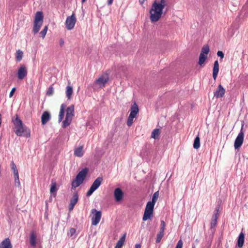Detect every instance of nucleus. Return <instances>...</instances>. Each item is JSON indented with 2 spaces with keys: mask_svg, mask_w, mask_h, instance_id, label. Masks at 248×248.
<instances>
[{
  "mask_svg": "<svg viewBox=\"0 0 248 248\" xmlns=\"http://www.w3.org/2000/svg\"><path fill=\"white\" fill-rule=\"evenodd\" d=\"M166 4V0H155L154 1L149 12L152 22H155L159 20Z\"/></svg>",
  "mask_w": 248,
  "mask_h": 248,
  "instance_id": "nucleus-1",
  "label": "nucleus"
},
{
  "mask_svg": "<svg viewBox=\"0 0 248 248\" xmlns=\"http://www.w3.org/2000/svg\"><path fill=\"white\" fill-rule=\"evenodd\" d=\"M12 122L14 124L15 128V132L17 136H25L27 137L30 136V130L23 124L17 114L16 115L15 119H12Z\"/></svg>",
  "mask_w": 248,
  "mask_h": 248,
  "instance_id": "nucleus-2",
  "label": "nucleus"
},
{
  "mask_svg": "<svg viewBox=\"0 0 248 248\" xmlns=\"http://www.w3.org/2000/svg\"><path fill=\"white\" fill-rule=\"evenodd\" d=\"M88 171V169L85 168L78 172L76 178L72 182V188H75L79 186L83 182Z\"/></svg>",
  "mask_w": 248,
  "mask_h": 248,
  "instance_id": "nucleus-3",
  "label": "nucleus"
},
{
  "mask_svg": "<svg viewBox=\"0 0 248 248\" xmlns=\"http://www.w3.org/2000/svg\"><path fill=\"white\" fill-rule=\"evenodd\" d=\"M243 125H242L241 129L235 140L234 144L235 149H239L243 143L244 133L243 131Z\"/></svg>",
  "mask_w": 248,
  "mask_h": 248,
  "instance_id": "nucleus-4",
  "label": "nucleus"
},
{
  "mask_svg": "<svg viewBox=\"0 0 248 248\" xmlns=\"http://www.w3.org/2000/svg\"><path fill=\"white\" fill-rule=\"evenodd\" d=\"M77 19L74 14H73L71 16L67 17L65 21V27L68 30H72L76 24Z\"/></svg>",
  "mask_w": 248,
  "mask_h": 248,
  "instance_id": "nucleus-5",
  "label": "nucleus"
},
{
  "mask_svg": "<svg viewBox=\"0 0 248 248\" xmlns=\"http://www.w3.org/2000/svg\"><path fill=\"white\" fill-rule=\"evenodd\" d=\"M91 213L93 216L92 218V224L93 225H96L100 221L101 217V212L97 211L95 209H93Z\"/></svg>",
  "mask_w": 248,
  "mask_h": 248,
  "instance_id": "nucleus-6",
  "label": "nucleus"
},
{
  "mask_svg": "<svg viewBox=\"0 0 248 248\" xmlns=\"http://www.w3.org/2000/svg\"><path fill=\"white\" fill-rule=\"evenodd\" d=\"M109 78L108 75H102L94 81V84L97 85L100 88H103L105 86Z\"/></svg>",
  "mask_w": 248,
  "mask_h": 248,
  "instance_id": "nucleus-7",
  "label": "nucleus"
},
{
  "mask_svg": "<svg viewBox=\"0 0 248 248\" xmlns=\"http://www.w3.org/2000/svg\"><path fill=\"white\" fill-rule=\"evenodd\" d=\"M27 69L26 67L23 65H20L17 72V77L19 80L24 79L27 76Z\"/></svg>",
  "mask_w": 248,
  "mask_h": 248,
  "instance_id": "nucleus-8",
  "label": "nucleus"
},
{
  "mask_svg": "<svg viewBox=\"0 0 248 248\" xmlns=\"http://www.w3.org/2000/svg\"><path fill=\"white\" fill-rule=\"evenodd\" d=\"M166 227V223L164 220L161 221L160 230L157 234L155 242L158 243H159L163 236L164 235V231Z\"/></svg>",
  "mask_w": 248,
  "mask_h": 248,
  "instance_id": "nucleus-9",
  "label": "nucleus"
},
{
  "mask_svg": "<svg viewBox=\"0 0 248 248\" xmlns=\"http://www.w3.org/2000/svg\"><path fill=\"white\" fill-rule=\"evenodd\" d=\"M225 93V90L223 87L219 84L216 90L214 93V97L217 98H222L224 96Z\"/></svg>",
  "mask_w": 248,
  "mask_h": 248,
  "instance_id": "nucleus-10",
  "label": "nucleus"
},
{
  "mask_svg": "<svg viewBox=\"0 0 248 248\" xmlns=\"http://www.w3.org/2000/svg\"><path fill=\"white\" fill-rule=\"evenodd\" d=\"M78 199V195L77 192H74L73 194V196L70 201V203L69 205V211H72L76 204L77 203Z\"/></svg>",
  "mask_w": 248,
  "mask_h": 248,
  "instance_id": "nucleus-11",
  "label": "nucleus"
},
{
  "mask_svg": "<svg viewBox=\"0 0 248 248\" xmlns=\"http://www.w3.org/2000/svg\"><path fill=\"white\" fill-rule=\"evenodd\" d=\"M124 194L122 190L118 187L116 188L114 191V197L116 202L122 201L124 198Z\"/></svg>",
  "mask_w": 248,
  "mask_h": 248,
  "instance_id": "nucleus-12",
  "label": "nucleus"
},
{
  "mask_svg": "<svg viewBox=\"0 0 248 248\" xmlns=\"http://www.w3.org/2000/svg\"><path fill=\"white\" fill-rule=\"evenodd\" d=\"M36 239L37 236L34 231H31L30 235V245L32 247H35L36 246Z\"/></svg>",
  "mask_w": 248,
  "mask_h": 248,
  "instance_id": "nucleus-13",
  "label": "nucleus"
},
{
  "mask_svg": "<svg viewBox=\"0 0 248 248\" xmlns=\"http://www.w3.org/2000/svg\"><path fill=\"white\" fill-rule=\"evenodd\" d=\"M50 119V114L48 111L43 112L41 116V123L43 125L46 124Z\"/></svg>",
  "mask_w": 248,
  "mask_h": 248,
  "instance_id": "nucleus-14",
  "label": "nucleus"
},
{
  "mask_svg": "<svg viewBox=\"0 0 248 248\" xmlns=\"http://www.w3.org/2000/svg\"><path fill=\"white\" fill-rule=\"evenodd\" d=\"M130 110V113L129 116L131 117L135 118L139 110L138 105L136 103H134L131 106Z\"/></svg>",
  "mask_w": 248,
  "mask_h": 248,
  "instance_id": "nucleus-15",
  "label": "nucleus"
},
{
  "mask_svg": "<svg viewBox=\"0 0 248 248\" xmlns=\"http://www.w3.org/2000/svg\"><path fill=\"white\" fill-rule=\"evenodd\" d=\"M68 85L66 87V96L68 100L72 98V94L73 93V89L72 86H71L70 81H68Z\"/></svg>",
  "mask_w": 248,
  "mask_h": 248,
  "instance_id": "nucleus-16",
  "label": "nucleus"
},
{
  "mask_svg": "<svg viewBox=\"0 0 248 248\" xmlns=\"http://www.w3.org/2000/svg\"><path fill=\"white\" fill-rule=\"evenodd\" d=\"M245 233L242 231L237 238V245L239 248H242L244 245Z\"/></svg>",
  "mask_w": 248,
  "mask_h": 248,
  "instance_id": "nucleus-17",
  "label": "nucleus"
},
{
  "mask_svg": "<svg viewBox=\"0 0 248 248\" xmlns=\"http://www.w3.org/2000/svg\"><path fill=\"white\" fill-rule=\"evenodd\" d=\"M10 240L7 238L2 241L0 244V248H12Z\"/></svg>",
  "mask_w": 248,
  "mask_h": 248,
  "instance_id": "nucleus-18",
  "label": "nucleus"
},
{
  "mask_svg": "<svg viewBox=\"0 0 248 248\" xmlns=\"http://www.w3.org/2000/svg\"><path fill=\"white\" fill-rule=\"evenodd\" d=\"M218 71H219V64H218V61L217 60L214 62L213 70V77L215 80L217 78Z\"/></svg>",
  "mask_w": 248,
  "mask_h": 248,
  "instance_id": "nucleus-19",
  "label": "nucleus"
},
{
  "mask_svg": "<svg viewBox=\"0 0 248 248\" xmlns=\"http://www.w3.org/2000/svg\"><path fill=\"white\" fill-rule=\"evenodd\" d=\"M66 117L72 119L74 115V107L73 105L68 107L66 110Z\"/></svg>",
  "mask_w": 248,
  "mask_h": 248,
  "instance_id": "nucleus-20",
  "label": "nucleus"
},
{
  "mask_svg": "<svg viewBox=\"0 0 248 248\" xmlns=\"http://www.w3.org/2000/svg\"><path fill=\"white\" fill-rule=\"evenodd\" d=\"M102 181L103 178L102 177H97L93 182L91 187L96 190L101 185Z\"/></svg>",
  "mask_w": 248,
  "mask_h": 248,
  "instance_id": "nucleus-21",
  "label": "nucleus"
},
{
  "mask_svg": "<svg viewBox=\"0 0 248 248\" xmlns=\"http://www.w3.org/2000/svg\"><path fill=\"white\" fill-rule=\"evenodd\" d=\"M153 214V212L145 209L142 220L146 221L148 219H150L152 217Z\"/></svg>",
  "mask_w": 248,
  "mask_h": 248,
  "instance_id": "nucleus-22",
  "label": "nucleus"
},
{
  "mask_svg": "<svg viewBox=\"0 0 248 248\" xmlns=\"http://www.w3.org/2000/svg\"><path fill=\"white\" fill-rule=\"evenodd\" d=\"M34 22H43V14L42 12H37L36 14Z\"/></svg>",
  "mask_w": 248,
  "mask_h": 248,
  "instance_id": "nucleus-23",
  "label": "nucleus"
},
{
  "mask_svg": "<svg viewBox=\"0 0 248 248\" xmlns=\"http://www.w3.org/2000/svg\"><path fill=\"white\" fill-rule=\"evenodd\" d=\"M74 155L78 157H81L83 155V147L79 146L74 151Z\"/></svg>",
  "mask_w": 248,
  "mask_h": 248,
  "instance_id": "nucleus-24",
  "label": "nucleus"
},
{
  "mask_svg": "<svg viewBox=\"0 0 248 248\" xmlns=\"http://www.w3.org/2000/svg\"><path fill=\"white\" fill-rule=\"evenodd\" d=\"M125 239V234H124L118 241L115 248H121L124 244Z\"/></svg>",
  "mask_w": 248,
  "mask_h": 248,
  "instance_id": "nucleus-25",
  "label": "nucleus"
},
{
  "mask_svg": "<svg viewBox=\"0 0 248 248\" xmlns=\"http://www.w3.org/2000/svg\"><path fill=\"white\" fill-rule=\"evenodd\" d=\"M57 191V188L56 187V183L55 182H52L51 184L50 192L51 194H52L54 197L56 195V191Z\"/></svg>",
  "mask_w": 248,
  "mask_h": 248,
  "instance_id": "nucleus-26",
  "label": "nucleus"
},
{
  "mask_svg": "<svg viewBox=\"0 0 248 248\" xmlns=\"http://www.w3.org/2000/svg\"><path fill=\"white\" fill-rule=\"evenodd\" d=\"M42 24L43 23L41 22H34V25L33 28V32L34 34H36L39 31L42 25Z\"/></svg>",
  "mask_w": 248,
  "mask_h": 248,
  "instance_id": "nucleus-27",
  "label": "nucleus"
},
{
  "mask_svg": "<svg viewBox=\"0 0 248 248\" xmlns=\"http://www.w3.org/2000/svg\"><path fill=\"white\" fill-rule=\"evenodd\" d=\"M64 107L65 105L62 104L61 106L60 111L59 115V122H61L63 118L64 115Z\"/></svg>",
  "mask_w": 248,
  "mask_h": 248,
  "instance_id": "nucleus-28",
  "label": "nucleus"
},
{
  "mask_svg": "<svg viewBox=\"0 0 248 248\" xmlns=\"http://www.w3.org/2000/svg\"><path fill=\"white\" fill-rule=\"evenodd\" d=\"M200 146V139L199 136H197L194 141L193 148L195 149H198Z\"/></svg>",
  "mask_w": 248,
  "mask_h": 248,
  "instance_id": "nucleus-29",
  "label": "nucleus"
},
{
  "mask_svg": "<svg viewBox=\"0 0 248 248\" xmlns=\"http://www.w3.org/2000/svg\"><path fill=\"white\" fill-rule=\"evenodd\" d=\"M207 58V55L203 54L202 53H200L199 60V64L200 65H202L204 63Z\"/></svg>",
  "mask_w": 248,
  "mask_h": 248,
  "instance_id": "nucleus-30",
  "label": "nucleus"
},
{
  "mask_svg": "<svg viewBox=\"0 0 248 248\" xmlns=\"http://www.w3.org/2000/svg\"><path fill=\"white\" fill-rule=\"evenodd\" d=\"M219 209L220 206L219 205H218L215 208V213L214 214L213 217H212V219H215V220H217L218 217V216L219 215Z\"/></svg>",
  "mask_w": 248,
  "mask_h": 248,
  "instance_id": "nucleus-31",
  "label": "nucleus"
},
{
  "mask_svg": "<svg viewBox=\"0 0 248 248\" xmlns=\"http://www.w3.org/2000/svg\"><path fill=\"white\" fill-rule=\"evenodd\" d=\"M72 119L65 117V120L62 122V127L65 128L69 126L71 123Z\"/></svg>",
  "mask_w": 248,
  "mask_h": 248,
  "instance_id": "nucleus-32",
  "label": "nucleus"
},
{
  "mask_svg": "<svg viewBox=\"0 0 248 248\" xmlns=\"http://www.w3.org/2000/svg\"><path fill=\"white\" fill-rule=\"evenodd\" d=\"M160 132L159 129H155L152 133L151 137L154 139H158L159 138Z\"/></svg>",
  "mask_w": 248,
  "mask_h": 248,
  "instance_id": "nucleus-33",
  "label": "nucleus"
},
{
  "mask_svg": "<svg viewBox=\"0 0 248 248\" xmlns=\"http://www.w3.org/2000/svg\"><path fill=\"white\" fill-rule=\"evenodd\" d=\"M23 53L22 51H21L20 50H18L16 51V59L17 62H20L22 60V57H23Z\"/></svg>",
  "mask_w": 248,
  "mask_h": 248,
  "instance_id": "nucleus-34",
  "label": "nucleus"
},
{
  "mask_svg": "<svg viewBox=\"0 0 248 248\" xmlns=\"http://www.w3.org/2000/svg\"><path fill=\"white\" fill-rule=\"evenodd\" d=\"M155 203L152 202H148L146 204L145 209L151 211L152 212H153L154 211V208L155 206Z\"/></svg>",
  "mask_w": 248,
  "mask_h": 248,
  "instance_id": "nucleus-35",
  "label": "nucleus"
},
{
  "mask_svg": "<svg viewBox=\"0 0 248 248\" xmlns=\"http://www.w3.org/2000/svg\"><path fill=\"white\" fill-rule=\"evenodd\" d=\"M210 51L209 47L208 45H204L202 48L201 53L207 55Z\"/></svg>",
  "mask_w": 248,
  "mask_h": 248,
  "instance_id": "nucleus-36",
  "label": "nucleus"
},
{
  "mask_svg": "<svg viewBox=\"0 0 248 248\" xmlns=\"http://www.w3.org/2000/svg\"><path fill=\"white\" fill-rule=\"evenodd\" d=\"M158 196H159V191H157L154 193V194H153V197H152V201H150V202H153L154 203H155V202H156L158 198Z\"/></svg>",
  "mask_w": 248,
  "mask_h": 248,
  "instance_id": "nucleus-37",
  "label": "nucleus"
},
{
  "mask_svg": "<svg viewBox=\"0 0 248 248\" xmlns=\"http://www.w3.org/2000/svg\"><path fill=\"white\" fill-rule=\"evenodd\" d=\"M15 179V185L16 186L20 187L21 185L19 179V175L14 176Z\"/></svg>",
  "mask_w": 248,
  "mask_h": 248,
  "instance_id": "nucleus-38",
  "label": "nucleus"
},
{
  "mask_svg": "<svg viewBox=\"0 0 248 248\" xmlns=\"http://www.w3.org/2000/svg\"><path fill=\"white\" fill-rule=\"evenodd\" d=\"M47 31V26H46L44 29L40 32V35H41V37L44 38L46 33Z\"/></svg>",
  "mask_w": 248,
  "mask_h": 248,
  "instance_id": "nucleus-39",
  "label": "nucleus"
},
{
  "mask_svg": "<svg viewBox=\"0 0 248 248\" xmlns=\"http://www.w3.org/2000/svg\"><path fill=\"white\" fill-rule=\"evenodd\" d=\"M53 92H54L53 87L52 86H50L48 88V89L47 91L46 94L48 95H51L53 94Z\"/></svg>",
  "mask_w": 248,
  "mask_h": 248,
  "instance_id": "nucleus-40",
  "label": "nucleus"
},
{
  "mask_svg": "<svg viewBox=\"0 0 248 248\" xmlns=\"http://www.w3.org/2000/svg\"><path fill=\"white\" fill-rule=\"evenodd\" d=\"M217 224V220H215V219H211V222H210V228L213 229L214 228Z\"/></svg>",
  "mask_w": 248,
  "mask_h": 248,
  "instance_id": "nucleus-41",
  "label": "nucleus"
},
{
  "mask_svg": "<svg viewBox=\"0 0 248 248\" xmlns=\"http://www.w3.org/2000/svg\"><path fill=\"white\" fill-rule=\"evenodd\" d=\"M134 118L129 116H128L127 121V124L128 126H130L132 124Z\"/></svg>",
  "mask_w": 248,
  "mask_h": 248,
  "instance_id": "nucleus-42",
  "label": "nucleus"
},
{
  "mask_svg": "<svg viewBox=\"0 0 248 248\" xmlns=\"http://www.w3.org/2000/svg\"><path fill=\"white\" fill-rule=\"evenodd\" d=\"M76 233V229L74 228H70L69 230L68 235L70 236H72Z\"/></svg>",
  "mask_w": 248,
  "mask_h": 248,
  "instance_id": "nucleus-43",
  "label": "nucleus"
},
{
  "mask_svg": "<svg viewBox=\"0 0 248 248\" xmlns=\"http://www.w3.org/2000/svg\"><path fill=\"white\" fill-rule=\"evenodd\" d=\"M95 190L93 188L90 187V189L86 193V196L88 197L91 196Z\"/></svg>",
  "mask_w": 248,
  "mask_h": 248,
  "instance_id": "nucleus-44",
  "label": "nucleus"
},
{
  "mask_svg": "<svg viewBox=\"0 0 248 248\" xmlns=\"http://www.w3.org/2000/svg\"><path fill=\"white\" fill-rule=\"evenodd\" d=\"M183 242L181 239L179 240L176 245L175 248H182Z\"/></svg>",
  "mask_w": 248,
  "mask_h": 248,
  "instance_id": "nucleus-45",
  "label": "nucleus"
},
{
  "mask_svg": "<svg viewBox=\"0 0 248 248\" xmlns=\"http://www.w3.org/2000/svg\"><path fill=\"white\" fill-rule=\"evenodd\" d=\"M217 55L220 57V60L221 61L224 57V53L221 51H218L217 52Z\"/></svg>",
  "mask_w": 248,
  "mask_h": 248,
  "instance_id": "nucleus-46",
  "label": "nucleus"
},
{
  "mask_svg": "<svg viewBox=\"0 0 248 248\" xmlns=\"http://www.w3.org/2000/svg\"><path fill=\"white\" fill-rule=\"evenodd\" d=\"M16 88L15 87H14L12 89V90L10 93V94H9V97L10 98L13 96V94H14L15 92L16 91Z\"/></svg>",
  "mask_w": 248,
  "mask_h": 248,
  "instance_id": "nucleus-47",
  "label": "nucleus"
},
{
  "mask_svg": "<svg viewBox=\"0 0 248 248\" xmlns=\"http://www.w3.org/2000/svg\"><path fill=\"white\" fill-rule=\"evenodd\" d=\"M11 169L12 170H15V169H16L17 168H16V165L15 164V163L13 161H12L11 162Z\"/></svg>",
  "mask_w": 248,
  "mask_h": 248,
  "instance_id": "nucleus-48",
  "label": "nucleus"
},
{
  "mask_svg": "<svg viewBox=\"0 0 248 248\" xmlns=\"http://www.w3.org/2000/svg\"><path fill=\"white\" fill-rule=\"evenodd\" d=\"M59 44L61 46H62L64 44V41L63 39L61 38L59 40Z\"/></svg>",
  "mask_w": 248,
  "mask_h": 248,
  "instance_id": "nucleus-49",
  "label": "nucleus"
},
{
  "mask_svg": "<svg viewBox=\"0 0 248 248\" xmlns=\"http://www.w3.org/2000/svg\"><path fill=\"white\" fill-rule=\"evenodd\" d=\"M13 170V172L14 173V176L18 175V170L17 169H15V170Z\"/></svg>",
  "mask_w": 248,
  "mask_h": 248,
  "instance_id": "nucleus-50",
  "label": "nucleus"
},
{
  "mask_svg": "<svg viewBox=\"0 0 248 248\" xmlns=\"http://www.w3.org/2000/svg\"><path fill=\"white\" fill-rule=\"evenodd\" d=\"M113 0H108L107 3L108 5H111L113 2Z\"/></svg>",
  "mask_w": 248,
  "mask_h": 248,
  "instance_id": "nucleus-51",
  "label": "nucleus"
},
{
  "mask_svg": "<svg viewBox=\"0 0 248 248\" xmlns=\"http://www.w3.org/2000/svg\"><path fill=\"white\" fill-rule=\"evenodd\" d=\"M135 248H141V245L140 244H136L135 246Z\"/></svg>",
  "mask_w": 248,
  "mask_h": 248,
  "instance_id": "nucleus-52",
  "label": "nucleus"
},
{
  "mask_svg": "<svg viewBox=\"0 0 248 248\" xmlns=\"http://www.w3.org/2000/svg\"><path fill=\"white\" fill-rule=\"evenodd\" d=\"M145 0H139V2L140 4H143Z\"/></svg>",
  "mask_w": 248,
  "mask_h": 248,
  "instance_id": "nucleus-53",
  "label": "nucleus"
},
{
  "mask_svg": "<svg viewBox=\"0 0 248 248\" xmlns=\"http://www.w3.org/2000/svg\"><path fill=\"white\" fill-rule=\"evenodd\" d=\"M192 248H195V246L194 245H193Z\"/></svg>",
  "mask_w": 248,
  "mask_h": 248,
  "instance_id": "nucleus-54",
  "label": "nucleus"
},
{
  "mask_svg": "<svg viewBox=\"0 0 248 248\" xmlns=\"http://www.w3.org/2000/svg\"><path fill=\"white\" fill-rule=\"evenodd\" d=\"M86 1V0H82V2L83 3Z\"/></svg>",
  "mask_w": 248,
  "mask_h": 248,
  "instance_id": "nucleus-55",
  "label": "nucleus"
}]
</instances>
